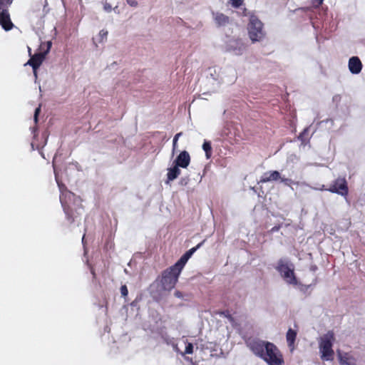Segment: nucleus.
<instances>
[{"mask_svg":"<svg viewBox=\"0 0 365 365\" xmlns=\"http://www.w3.org/2000/svg\"><path fill=\"white\" fill-rule=\"evenodd\" d=\"M316 269H317V267H316V266H314V267H312V270H314H314H316Z\"/></svg>","mask_w":365,"mask_h":365,"instance_id":"nucleus-42","label":"nucleus"},{"mask_svg":"<svg viewBox=\"0 0 365 365\" xmlns=\"http://www.w3.org/2000/svg\"><path fill=\"white\" fill-rule=\"evenodd\" d=\"M99 36L101 38V42H103L104 40H106L107 39V36H108V31H106V30H101L100 32H99Z\"/></svg>","mask_w":365,"mask_h":365,"instance_id":"nucleus-27","label":"nucleus"},{"mask_svg":"<svg viewBox=\"0 0 365 365\" xmlns=\"http://www.w3.org/2000/svg\"><path fill=\"white\" fill-rule=\"evenodd\" d=\"M271 342L264 341L258 338H249L246 341V345L249 349L257 357L260 358L264 354L267 348V345Z\"/></svg>","mask_w":365,"mask_h":365,"instance_id":"nucleus-6","label":"nucleus"},{"mask_svg":"<svg viewBox=\"0 0 365 365\" xmlns=\"http://www.w3.org/2000/svg\"><path fill=\"white\" fill-rule=\"evenodd\" d=\"M104 9L105 11L109 12L111 11V6L109 4H104Z\"/></svg>","mask_w":365,"mask_h":365,"instance_id":"nucleus-35","label":"nucleus"},{"mask_svg":"<svg viewBox=\"0 0 365 365\" xmlns=\"http://www.w3.org/2000/svg\"><path fill=\"white\" fill-rule=\"evenodd\" d=\"M182 135V133L180 132V133H177L175 136H174V138H173V150L176 148L177 147V143L178 141H179V138Z\"/></svg>","mask_w":365,"mask_h":365,"instance_id":"nucleus-25","label":"nucleus"},{"mask_svg":"<svg viewBox=\"0 0 365 365\" xmlns=\"http://www.w3.org/2000/svg\"><path fill=\"white\" fill-rule=\"evenodd\" d=\"M205 242V240L202 241L199 244H197L195 247L190 249L188 251L185 252V254L190 258L195 252H196Z\"/></svg>","mask_w":365,"mask_h":365,"instance_id":"nucleus-22","label":"nucleus"},{"mask_svg":"<svg viewBox=\"0 0 365 365\" xmlns=\"http://www.w3.org/2000/svg\"><path fill=\"white\" fill-rule=\"evenodd\" d=\"M268 365H284L283 354L273 343L267 345V348L261 357Z\"/></svg>","mask_w":365,"mask_h":365,"instance_id":"nucleus-4","label":"nucleus"},{"mask_svg":"<svg viewBox=\"0 0 365 365\" xmlns=\"http://www.w3.org/2000/svg\"><path fill=\"white\" fill-rule=\"evenodd\" d=\"M46 53L40 52L34 55L27 62V64L30 65L33 70L38 68L46 58Z\"/></svg>","mask_w":365,"mask_h":365,"instance_id":"nucleus-9","label":"nucleus"},{"mask_svg":"<svg viewBox=\"0 0 365 365\" xmlns=\"http://www.w3.org/2000/svg\"><path fill=\"white\" fill-rule=\"evenodd\" d=\"M37 69L38 68H35V70H33L34 75L36 78H37Z\"/></svg>","mask_w":365,"mask_h":365,"instance_id":"nucleus-41","label":"nucleus"},{"mask_svg":"<svg viewBox=\"0 0 365 365\" xmlns=\"http://www.w3.org/2000/svg\"><path fill=\"white\" fill-rule=\"evenodd\" d=\"M120 293L123 297H125L128 294V290L126 285H122L120 287Z\"/></svg>","mask_w":365,"mask_h":365,"instance_id":"nucleus-28","label":"nucleus"},{"mask_svg":"<svg viewBox=\"0 0 365 365\" xmlns=\"http://www.w3.org/2000/svg\"><path fill=\"white\" fill-rule=\"evenodd\" d=\"M231 71H232V79L231 81H235V79H236L235 72V71H233V70H232Z\"/></svg>","mask_w":365,"mask_h":365,"instance_id":"nucleus-40","label":"nucleus"},{"mask_svg":"<svg viewBox=\"0 0 365 365\" xmlns=\"http://www.w3.org/2000/svg\"><path fill=\"white\" fill-rule=\"evenodd\" d=\"M174 295L177 298H180V299L183 298V294L180 291H178V290L175 292Z\"/></svg>","mask_w":365,"mask_h":365,"instance_id":"nucleus-33","label":"nucleus"},{"mask_svg":"<svg viewBox=\"0 0 365 365\" xmlns=\"http://www.w3.org/2000/svg\"><path fill=\"white\" fill-rule=\"evenodd\" d=\"M180 173L179 167L175 165L173 167L168 169L167 177L169 181L175 180Z\"/></svg>","mask_w":365,"mask_h":365,"instance_id":"nucleus-17","label":"nucleus"},{"mask_svg":"<svg viewBox=\"0 0 365 365\" xmlns=\"http://www.w3.org/2000/svg\"><path fill=\"white\" fill-rule=\"evenodd\" d=\"M187 261L184 259V258L180 257L177 262L175 263L173 266H170L174 270L177 271L178 273H181L183 267H185Z\"/></svg>","mask_w":365,"mask_h":365,"instance_id":"nucleus-19","label":"nucleus"},{"mask_svg":"<svg viewBox=\"0 0 365 365\" xmlns=\"http://www.w3.org/2000/svg\"><path fill=\"white\" fill-rule=\"evenodd\" d=\"M222 314H224L226 317H227L228 319H232V317L231 315L229 314V312L228 311H226V312H223L222 313Z\"/></svg>","mask_w":365,"mask_h":365,"instance_id":"nucleus-38","label":"nucleus"},{"mask_svg":"<svg viewBox=\"0 0 365 365\" xmlns=\"http://www.w3.org/2000/svg\"><path fill=\"white\" fill-rule=\"evenodd\" d=\"M281 275L284 278V279L286 281L287 283L290 284H297V280L295 277L293 269L286 271V272L283 273Z\"/></svg>","mask_w":365,"mask_h":365,"instance_id":"nucleus-15","label":"nucleus"},{"mask_svg":"<svg viewBox=\"0 0 365 365\" xmlns=\"http://www.w3.org/2000/svg\"><path fill=\"white\" fill-rule=\"evenodd\" d=\"M319 185L320 187H315L314 188L321 190H329L342 196H346L348 194L347 184H319Z\"/></svg>","mask_w":365,"mask_h":365,"instance_id":"nucleus-7","label":"nucleus"},{"mask_svg":"<svg viewBox=\"0 0 365 365\" xmlns=\"http://www.w3.org/2000/svg\"><path fill=\"white\" fill-rule=\"evenodd\" d=\"M334 340V334L332 331H329L320 337L319 348L322 360L331 361L334 359V352L332 346Z\"/></svg>","mask_w":365,"mask_h":365,"instance_id":"nucleus-2","label":"nucleus"},{"mask_svg":"<svg viewBox=\"0 0 365 365\" xmlns=\"http://www.w3.org/2000/svg\"><path fill=\"white\" fill-rule=\"evenodd\" d=\"M41 111V106H39L38 108H36L34 115V119L35 123H36L38 122V117L39 115V113Z\"/></svg>","mask_w":365,"mask_h":365,"instance_id":"nucleus-29","label":"nucleus"},{"mask_svg":"<svg viewBox=\"0 0 365 365\" xmlns=\"http://www.w3.org/2000/svg\"><path fill=\"white\" fill-rule=\"evenodd\" d=\"M324 0H313L314 4H316V6H319L322 3Z\"/></svg>","mask_w":365,"mask_h":365,"instance_id":"nucleus-36","label":"nucleus"},{"mask_svg":"<svg viewBox=\"0 0 365 365\" xmlns=\"http://www.w3.org/2000/svg\"><path fill=\"white\" fill-rule=\"evenodd\" d=\"M281 228V225H275L274 226L271 230H270V232L273 233V232H277L279 230V229Z\"/></svg>","mask_w":365,"mask_h":365,"instance_id":"nucleus-32","label":"nucleus"},{"mask_svg":"<svg viewBox=\"0 0 365 365\" xmlns=\"http://www.w3.org/2000/svg\"><path fill=\"white\" fill-rule=\"evenodd\" d=\"M229 2L234 8H239L243 4V0H229Z\"/></svg>","mask_w":365,"mask_h":365,"instance_id":"nucleus-24","label":"nucleus"},{"mask_svg":"<svg viewBox=\"0 0 365 365\" xmlns=\"http://www.w3.org/2000/svg\"><path fill=\"white\" fill-rule=\"evenodd\" d=\"M58 186L61 192L60 201L63 207V212L66 215V218L68 222L71 224L74 222L78 215H81V212H77L76 210V212L77 215H75L71 203L72 202H76L77 201H81V199L80 197H76L73 192L68 190L66 186V184H58Z\"/></svg>","mask_w":365,"mask_h":365,"instance_id":"nucleus-1","label":"nucleus"},{"mask_svg":"<svg viewBox=\"0 0 365 365\" xmlns=\"http://www.w3.org/2000/svg\"><path fill=\"white\" fill-rule=\"evenodd\" d=\"M180 274L171 267L163 271L160 279L162 289L164 291H171L175 287Z\"/></svg>","mask_w":365,"mask_h":365,"instance_id":"nucleus-5","label":"nucleus"},{"mask_svg":"<svg viewBox=\"0 0 365 365\" xmlns=\"http://www.w3.org/2000/svg\"><path fill=\"white\" fill-rule=\"evenodd\" d=\"M192 353H193V345L192 343L187 342V344L185 346V354H191Z\"/></svg>","mask_w":365,"mask_h":365,"instance_id":"nucleus-26","label":"nucleus"},{"mask_svg":"<svg viewBox=\"0 0 365 365\" xmlns=\"http://www.w3.org/2000/svg\"><path fill=\"white\" fill-rule=\"evenodd\" d=\"M127 3L132 7H136L138 4L136 0H127Z\"/></svg>","mask_w":365,"mask_h":365,"instance_id":"nucleus-31","label":"nucleus"},{"mask_svg":"<svg viewBox=\"0 0 365 365\" xmlns=\"http://www.w3.org/2000/svg\"><path fill=\"white\" fill-rule=\"evenodd\" d=\"M222 314H224L226 317H227L228 319H232V317L231 315L229 314V312L228 311H226V312H223L222 313Z\"/></svg>","mask_w":365,"mask_h":365,"instance_id":"nucleus-37","label":"nucleus"},{"mask_svg":"<svg viewBox=\"0 0 365 365\" xmlns=\"http://www.w3.org/2000/svg\"><path fill=\"white\" fill-rule=\"evenodd\" d=\"M0 24L6 30L9 31L13 27L8 10H3L0 12Z\"/></svg>","mask_w":365,"mask_h":365,"instance_id":"nucleus-11","label":"nucleus"},{"mask_svg":"<svg viewBox=\"0 0 365 365\" xmlns=\"http://www.w3.org/2000/svg\"><path fill=\"white\" fill-rule=\"evenodd\" d=\"M248 35L252 43L261 41L265 37L262 22L256 16H251L247 25Z\"/></svg>","mask_w":365,"mask_h":365,"instance_id":"nucleus-3","label":"nucleus"},{"mask_svg":"<svg viewBox=\"0 0 365 365\" xmlns=\"http://www.w3.org/2000/svg\"><path fill=\"white\" fill-rule=\"evenodd\" d=\"M182 258H184V259L185 261H188V259H190V257L185 253L183 255L181 256Z\"/></svg>","mask_w":365,"mask_h":365,"instance_id":"nucleus-39","label":"nucleus"},{"mask_svg":"<svg viewBox=\"0 0 365 365\" xmlns=\"http://www.w3.org/2000/svg\"><path fill=\"white\" fill-rule=\"evenodd\" d=\"M205 242V240L202 241L199 244H197L195 247L190 249L188 251L185 252V254L190 258L195 252H196Z\"/></svg>","mask_w":365,"mask_h":365,"instance_id":"nucleus-21","label":"nucleus"},{"mask_svg":"<svg viewBox=\"0 0 365 365\" xmlns=\"http://www.w3.org/2000/svg\"><path fill=\"white\" fill-rule=\"evenodd\" d=\"M349 358L347 357H341L340 359V363L341 364H346V365H353V364H351L349 361Z\"/></svg>","mask_w":365,"mask_h":365,"instance_id":"nucleus-30","label":"nucleus"},{"mask_svg":"<svg viewBox=\"0 0 365 365\" xmlns=\"http://www.w3.org/2000/svg\"><path fill=\"white\" fill-rule=\"evenodd\" d=\"M190 163V156L188 152L183 150L178 155L175 160V163L178 167L185 168Z\"/></svg>","mask_w":365,"mask_h":365,"instance_id":"nucleus-8","label":"nucleus"},{"mask_svg":"<svg viewBox=\"0 0 365 365\" xmlns=\"http://www.w3.org/2000/svg\"><path fill=\"white\" fill-rule=\"evenodd\" d=\"M280 179V174L278 171H270L265 173L259 182H267L269 181H277Z\"/></svg>","mask_w":365,"mask_h":365,"instance_id":"nucleus-13","label":"nucleus"},{"mask_svg":"<svg viewBox=\"0 0 365 365\" xmlns=\"http://www.w3.org/2000/svg\"><path fill=\"white\" fill-rule=\"evenodd\" d=\"M297 331L289 328L286 334V339L288 347L291 351L295 349V341L297 339Z\"/></svg>","mask_w":365,"mask_h":365,"instance_id":"nucleus-12","label":"nucleus"},{"mask_svg":"<svg viewBox=\"0 0 365 365\" xmlns=\"http://www.w3.org/2000/svg\"><path fill=\"white\" fill-rule=\"evenodd\" d=\"M51 41H48L47 42V48L46 50L43 52L44 53H46V55L49 52L50 49H51Z\"/></svg>","mask_w":365,"mask_h":365,"instance_id":"nucleus-34","label":"nucleus"},{"mask_svg":"<svg viewBox=\"0 0 365 365\" xmlns=\"http://www.w3.org/2000/svg\"><path fill=\"white\" fill-rule=\"evenodd\" d=\"M215 23L218 26H225L229 22V17L222 13H213Z\"/></svg>","mask_w":365,"mask_h":365,"instance_id":"nucleus-14","label":"nucleus"},{"mask_svg":"<svg viewBox=\"0 0 365 365\" xmlns=\"http://www.w3.org/2000/svg\"><path fill=\"white\" fill-rule=\"evenodd\" d=\"M235 45L230 46V49L234 52L236 55H241L245 51V46L244 43L239 40L234 41Z\"/></svg>","mask_w":365,"mask_h":365,"instance_id":"nucleus-16","label":"nucleus"},{"mask_svg":"<svg viewBox=\"0 0 365 365\" xmlns=\"http://www.w3.org/2000/svg\"><path fill=\"white\" fill-rule=\"evenodd\" d=\"M276 269L281 274L286 272L287 270L292 269V268L289 267L288 263L282 259L278 261Z\"/></svg>","mask_w":365,"mask_h":365,"instance_id":"nucleus-18","label":"nucleus"},{"mask_svg":"<svg viewBox=\"0 0 365 365\" xmlns=\"http://www.w3.org/2000/svg\"><path fill=\"white\" fill-rule=\"evenodd\" d=\"M13 0H0V10H7Z\"/></svg>","mask_w":365,"mask_h":365,"instance_id":"nucleus-23","label":"nucleus"},{"mask_svg":"<svg viewBox=\"0 0 365 365\" xmlns=\"http://www.w3.org/2000/svg\"><path fill=\"white\" fill-rule=\"evenodd\" d=\"M362 64L357 56H353L349 61V69L353 74H358L361 72Z\"/></svg>","mask_w":365,"mask_h":365,"instance_id":"nucleus-10","label":"nucleus"},{"mask_svg":"<svg viewBox=\"0 0 365 365\" xmlns=\"http://www.w3.org/2000/svg\"><path fill=\"white\" fill-rule=\"evenodd\" d=\"M83 207L82 206L78 207V210H83Z\"/></svg>","mask_w":365,"mask_h":365,"instance_id":"nucleus-43","label":"nucleus"},{"mask_svg":"<svg viewBox=\"0 0 365 365\" xmlns=\"http://www.w3.org/2000/svg\"><path fill=\"white\" fill-rule=\"evenodd\" d=\"M202 149L205 150L207 158H209L210 157L212 151L210 143L208 141H205L202 145Z\"/></svg>","mask_w":365,"mask_h":365,"instance_id":"nucleus-20","label":"nucleus"}]
</instances>
